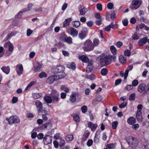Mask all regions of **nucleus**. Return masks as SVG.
Segmentation results:
<instances>
[{
  "label": "nucleus",
  "instance_id": "obj_1",
  "mask_svg": "<svg viewBox=\"0 0 149 149\" xmlns=\"http://www.w3.org/2000/svg\"><path fill=\"white\" fill-rule=\"evenodd\" d=\"M100 62L102 66L109 65L111 63L112 60L115 61L116 57L110 54L107 55L104 54L101 55L99 57Z\"/></svg>",
  "mask_w": 149,
  "mask_h": 149
},
{
  "label": "nucleus",
  "instance_id": "obj_2",
  "mask_svg": "<svg viewBox=\"0 0 149 149\" xmlns=\"http://www.w3.org/2000/svg\"><path fill=\"white\" fill-rule=\"evenodd\" d=\"M83 49L85 51H91L94 49V46L91 41L87 40L84 42Z\"/></svg>",
  "mask_w": 149,
  "mask_h": 149
},
{
  "label": "nucleus",
  "instance_id": "obj_3",
  "mask_svg": "<svg viewBox=\"0 0 149 149\" xmlns=\"http://www.w3.org/2000/svg\"><path fill=\"white\" fill-rule=\"evenodd\" d=\"M52 100V103H55L58 102L60 99L59 94L56 90L52 91L50 94Z\"/></svg>",
  "mask_w": 149,
  "mask_h": 149
},
{
  "label": "nucleus",
  "instance_id": "obj_4",
  "mask_svg": "<svg viewBox=\"0 0 149 149\" xmlns=\"http://www.w3.org/2000/svg\"><path fill=\"white\" fill-rule=\"evenodd\" d=\"M143 106L142 104L139 105L137 107V110L136 112V117L137 120L139 122H141L143 120V116L142 113V110Z\"/></svg>",
  "mask_w": 149,
  "mask_h": 149
},
{
  "label": "nucleus",
  "instance_id": "obj_5",
  "mask_svg": "<svg viewBox=\"0 0 149 149\" xmlns=\"http://www.w3.org/2000/svg\"><path fill=\"white\" fill-rule=\"evenodd\" d=\"M142 3L141 0H132L130 7L132 10H136L139 8Z\"/></svg>",
  "mask_w": 149,
  "mask_h": 149
},
{
  "label": "nucleus",
  "instance_id": "obj_6",
  "mask_svg": "<svg viewBox=\"0 0 149 149\" xmlns=\"http://www.w3.org/2000/svg\"><path fill=\"white\" fill-rule=\"evenodd\" d=\"M64 67L59 65L57 66H54L52 69V72L54 73L61 72L63 71Z\"/></svg>",
  "mask_w": 149,
  "mask_h": 149
},
{
  "label": "nucleus",
  "instance_id": "obj_7",
  "mask_svg": "<svg viewBox=\"0 0 149 149\" xmlns=\"http://www.w3.org/2000/svg\"><path fill=\"white\" fill-rule=\"evenodd\" d=\"M6 120L10 124L15 123H17L20 121L19 118L16 116H11L9 118H6Z\"/></svg>",
  "mask_w": 149,
  "mask_h": 149
},
{
  "label": "nucleus",
  "instance_id": "obj_8",
  "mask_svg": "<svg viewBox=\"0 0 149 149\" xmlns=\"http://www.w3.org/2000/svg\"><path fill=\"white\" fill-rule=\"evenodd\" d=\"M33 6V5L31 3H30L28 6V7L27 8H24L18 14L15 16L16 18H20L22 15V13L25 11L29 10H30V8H31Z\"/></svg>",
  "mask_w": 149,
  "mask_h": 149
},
{
  "label": "nucleus",
  "instance_id": "obj_9",
  "mask_svg": "<svg viewBox=\"0 0 149 149\" xmlns=\"http://www.w3.org/2000/svg\"><path fill=\"white\" fill-rule=\"evenodd\" d=\"M15 70L17 74L20 76L22 74L23 72L24 69L22 65L21 64H19L16 65Z\"/></svg>",
  "mask_w": 149,
  "mask_h": 149
},
{
  "label": "nucleus",
  "instance_id": "obj_10",
  "mask_svg": "<svg viewBox=\"0 0 149 149\" xmlns=\"http://www.w3.org/2000/svg\"><path fill=\"white\" fill-rule=\"evenodd\" d=\"M88 30L87 28H84L81 31L79 35V36L80 39L82 40L85 38L86 36Z\"/></svg>",
  "mask_w": 149,
  "mask_h": 149
},
{
  "label": "nucleus",
  "instance_id": "obj_11",
  "mask_svg": "<svg viewBox=\"0 0 149 149\" xmlns=\"http://www.w3.org/2000/svg\"><path fill=\"white\" fill-rule=\"evenodd\" d=\"M43 141L45 145H47L52 143V137L49 135L45 136L43 138Z\"/></svg>",
  "mask_w": 149,
  "mask_h": 149
},
{
  "label": "nucleus",
  "instance_id": "obj_12",
  "mask_svg": "<svg viewBox=\"0 0 149 149\" xmlns=\"http://www.w3.org/2000/svg\"><path fill=\"white\" fill-rule=\"evenodd\" d=\"M60 39L69 44H71L72 42V38L71 37H68L65 36H64L63 38L61 37Z\"/></svg>",
  "mask_w": 149,
  "mask_h": 149
},
{
  "label": "nucleus",
  "instance_id": "obj_13",
  "mask_svg": "<svg viewBox=\"0 0 149 149\" xmlns=\"http://www.w3.org/2000/svg\"><path fill=\"white\" fill-rule=\"evenodd\" d=\"M35 105L38 111H40L43 108L42 104L39 100H37L36 102Z\"/></svg>",
  "mask_w": 149,
  "mask_h": 149
},
{
  "label": "nucleus",
  "instance_id": "obj_14",
  "mask_svg": "<svg viewBox=\"0 0 149 149\" xmlns=\"http://www.w3.org/2000/svg\"><path fill=\"white\" fill-rule=\"evenodd\" d=\"M4 47H8V50L9 52H12L13 50L14 46L13 44L10 42L8 41L4 45Z\"/></svg>",
  "mask_w": 149,
  "mask_h": 149
},
{
  "label": "nucleus",
  "instance_id": "obj_15",
  "mask_svg": "<svg viewBox=\"0 0 149 149\" xmlns=\"http://www.w3.org/2000/svg\"><path fill=\"white\" fill-rule=\"evenodd\" d=\"M69 31L70 35L73 37H76L77 36L78 31L74 28H70L69 29Z\"/></svg>",
  "mask_w": 149,
  "mask_h": 149
},
{
  "label": "nucleus",
  "instance_id": "obj_16",
  "mask_svg": "<svg viewBox=\"0 0 149 149\" xmlns=\"http://www.w3.org/2000/svg\"><path fill=\"white\" fill-rule=\"evenodd\" d=\"M133 68V66L132 65H130L127 67L124 73V79H127L129 71L132 70Z\"/></svg>",
  "mask_w": 149,
  "mask_h": 149
},
{
  "label": "nucleus",
  "instance_id": "obj_17",
  "mask_svg": "<svg viewBox=\"0 0 149 149\" xmlns=\"http://www.w3.org/2000/svg\"><path fill=\"white\" fill-rule=\"evenodd\" d=\"M56 80L55 75H52L48 77L46 80V82L49 84L53 83L54 81Z\"/></svg>",
  "mask_w": 149,
  "mask_h": 149
},
{
  "label": "nucleus",
  "instance_id": "obj_18",
  "mask_svg": "<svg viewBox=\"0 0 149 149\" xmlns=\"http://www.w3.org/2000/svg\"><path fill=\"white\" fill-rule=\"evenodd\" d=\"M77 93L75 92H72V94L70 96V100L72 103H74L76 101V96L77 95Z\"/></svg>",
  "mask_w": 149,
  "mask_h": 149
},
{
  "label": "nucleus",
  "instance_id": "obj_19",
  "mask_svg": "<svg viewBox=\"0 0 149 149\" xmlns=\"http://www.w3.org/2000/svg\"><path fill=\"white\" fill-rule=\"evenodd\" d=\"M42 65L39 62H37L33 68V70L35 72H39L42 67Z\"/></svg>",
  "mask_w": 149,
  "mask_h": 149
},
{
  "label": "nucleus",
  "instance_id": "obj_20",
  "mask_svg": "<svg viewBox=\"0 0 149 149\" xmlns=\"http://www.w3.org/2000/svg\"><path fill=\"white\" fill-rule=\"evenodd\" d=\"M44 100L45 102L48 103L50 104L52 102L50 95L48 94L46 95L44 97Z\"/></svg>",
  "mask_w": 149,
  "mask_h": 149
},
{
  "label": "nucleus",
  "instance_id": "obj_21",
  "mask_svg": "<svg viewBox=\"0 0 149 149\" xmlns=\"http://www.w3.org/2000/svg\"><path fill=\"white\" fill-rule=\"evenodd\" d=\"M148 41V38L146 37L141 39L138 42V44L139 46H142L145 44Z\"/></svg>",
  "mask_w": 149,
  "mask_h": 149
},
{
  "label": "nucleus",
  "instance_id": "obj_22",
  "mask_svg": "<svg viewBox=\"0 0 149 149\" xmlns=\"http://www.w3.org/2000/svg\"><path fill=\"white\" fill-rule=\"evenodd\" d=\"M87 11V9L83 6H81L79 8V11L81 15H84Z\"/></svg>",
  "mask_w": 149,
  "mask_h": 149
},
{
  "label": "nucleus",
  "instance_id": "obj_23",
  "mask_svg": "<svg viewBox=\"0 0 149 149\" xmlns=\"http://www.w3.org/2000/svg\"><path fill=\"white\" fill-rule=\"evenodd\" d=\"M88 126L91 128L92 131H93L96 129L97 125L96 124H93L91 122H90L88 124Z\"/></svg>",
  "mask_w": 149,
  "mask_h": 149
},
{
  "label": "nucleus",
  "instance_id": "obj_24",
  "mask_svg": "<svg viewBox=\"0 0 149 149\" xmlns=\"http://www.w3.org/2000/svg\"><path fill=\"white\" fill-rule=\"evenodd\" d=\"M146 85L145 84H140L138 88V90L140 93H142L145 89Z\"/></svg>",
  "mask_w": 149,
  "mask_h": 149
},
{
  "label": "nucleus",
  "instance_id": "obj_25",
  "mask_svg": "<svg viewBox=\"0 0 149 149\" xmlns=\"http://www.w3.org/2000/svg\"><path fill=\"white\" fill-rule=\"evenodd\" d=\"M79 59L82 61L83 62L87 63L89 61V59L88 57L84 55L79 56Z\"/></svg>",
  "mask_w": 149,
  "mask_h": 149
},
{
  "label": "nucleus",
  "instance_id": "obj_26",
  "mask_svg": "<svg viewBox=\"0 0 149 149\" xmlns=\"http://www.w3.org/2000/svg\"><path fill=\"white\" fill-rule=\"evenodd\" d=\"M2 71L6 74H8L10 71V68L8 66H3L1 68Z\"/></svg>",
  "mask_w": 149,
  "mask_h": 149
},
{
  "label": "nucleus",
  "instance_id": "obj_27",
  "mask_svg": "<svg viewBox=\"0 0 149 149\" xmlns=\"http://www.w3.org/2000/svg\"><path fill=\"white\" fill-rule=\"evenodd\" d=\"M72 21L71 18H69L66 19L63 22V26L65 27L68 26L69 25L70 22Z\"/></svg>",
  "mask_w": 149,
  "mask_h": 149
},
{
  "label": "nucleus",
  "instance_id": "obj_28",
  "mask_svg": "<svg viewBox=\"0 0 149 149\" xmlns=\"http://www.w3.org/2000/svg\"><path fill=\"white\" fill-rule=\"evenodd\" d=\"M127 122L130 125H132L136 122V119L133 117H130L127 120Z\"/></svg>",
  "mask_w": 149,
  "mask_h": 149
},
{
  "label": "nucleus",
  "instance_id": "obj_29",
  "mask_svg": "<svg viewBox=\"0 0 149 149\" xmlns=\"http://www.w3.org/2000/svg\"><path fill=\"white\" fill-rule=\"evenodd\" d=\"M114 27V24L113 22L111 23V24L107 26L104 29L105 31H109L110 30L111 28L113 29Z\"/></svg>",
  "mask_w": 149,
  "mask_h": 149
},
{
  "label": "nucleus",
  "instance_id": "obj_30",
  "mask_svg": "<svg viewBox=\"0 0 149 149\" xmlns=\"http://www.w3.org/2000/svg\"><path fill=\"white\" fill-rule=\"evenodd\" d=\"M32 95L33 98L35 99H37L41 97L42 96V94L41 93H32Z\"/></svg>",
  "mask_w": 149,
  "mask_h": 149
},
{
  "label": "nucleus",
  "instance_id": "obj_31",
  "mask_svg": "<svg viewBox=\"0 0 149 149\" xmlns=\"http://www.w3.org/2000/svg\"><path fill=\"white\" fill-rule=\"evenodd\" d=\"M65 74L64 73H62L59 74L55 75L56 80H58L64 78L65 76Z\"/></svg>",
  "mask_w": 149,
  "mask_h": 149
},
{
  "label": "nucleus",
  "instance_id": "obj_32",
  "mask_svg": "<svg viewBox=\"0 0 149 149\" xmlns=\"http://www.w3.org/2000/svg\"><path fill=\"white\" fill-rule=\"evenodd\" d=\"M119 60L121 63H125L126 62V58L123 56L121 55L119 56Z\"/></svg>",
  "mask_w": 149,
  "mask_h": 149
},
{
  "label": "nucleus",
  "instance_id": "obj_33",
  "mask_svg": "<svg viewBox=\"0 0 149 149\" xmlns=\"http://www.w3.org/2000/svg\"><path fill=\"white\" fill-rule=\"evenodd\" d=\"M67 67L73 70H74L76 68V66L74 63L73 62L69 63L67 65Z\"/></svg>",
  "mask_w": 149,
  "mask_h": 149
},
{
  "label": "nucleus",
  "instance_id": "obj_34",
  "mask_svg": "<svg viewBox=\"0 0 149 149\" xmlns=\"http://www.w3.org/2000/svg\"><path fill=\"white\" fill-rule=\"evenodd\" d=\"M36 82V81H32L26 87L25 89V90L26 91L29 90L31 87L33 85H34Z\"/></svg>",
  "mask_w": 149,
  "mask_h": 149
},
{
  "label": "nucleus",
  "instance_id": "obj_35",
  "mask_svg": "<svg viewBox=\"0 0 149 149\" xmlns=\"http://www.w3.org/2000/svg\"><path fill=\"white\" fill-rule=\"evenodd\" d=\"M52 126L51 124L49 123H48L43 125L42 127L44 129L48 128L49 129L51 128Z\"/></svg>",
  "mask_w": 149,
  "mask_h": 149
},
{
  "label": "nucleus",
  "instance_id": "obj_36",
  "mask_svg": "<svg viewBox=\"0 0 149 149\" xmlns=\"http://www.w3.org/2000/svg\"><path fill=\"white\" fill-rule=\"evenodd\" d=\"M38 112L39 115H42V116L48 115L47 111L45 109H43V108L40 111H38Z\"/></svg>",
  "mask_w": 149,
  "mask_h": 149
},
{
  "label": "nucleus",
  "instance_id": "obj_37",
  "mask_svg": "<svg viewBox=\"0 0 149 149\" xmlns=\"http://www.w3.org/2000/svg\"><path fill=\"white\" fill-rule=\"evenodd\" d=\"M140 37V36L137 33H135L132 36V39L134 40H137L139 39Z\"/></svg>",
  "mask_w": 149,
  "mask_h": 149
},
{
  "label": "nucleus",
  "instance_id": "obj_38",
  "mask_svg": "<svg viewBox=\"0 0 149 149\" xmlns=\"http://www.w3.org/2000/svg\"><path fill=\"white\" fill-rule=\"evenodd\" d=\"M110 49L112 53L114 55L116 54L117 50L115 46L113 45L111 46Z\"/></svg>",
  "mask_w": 149,
  "mask_h": 149
},
{
  "label": "nucleus",
  "instance_id": "obj_39",
  "mask_svg": "<svg viewBox=\"0 0 149 149\" xmlns=\"http://www.w3.org/2000/svg\"><path fill=\"white\" fill-rule=\"evenodd\" d=\"M85 77L91 80H94L95 79V75L93 74H91L89 75H86Z\"/></svg>",
  "mask_w": 149,
  "mask_h": 149
},
{
  "label": "nucleus",
  "instance_id": "obj_40",
  "mask_svg": "<svg viewBox=\"0 0 149 149\" xmlns=\"http://www.w3.org/2000/svg\"><path fill=\"white\" fill-rule=\"evenodd\" d=\"M116 143H111L110 144H107L106 147L109 149L114 148L116 146Z\"/></svg>",
  "mask_w": 149,
  "mask_h": 149
},
{
  "label": "nucleus",
  "instance_id": "obj_41",
  "mask_svg": "<svg viewBox=\"0 0 149 149\" xmlns=\"http://www.w3.org/2000/svg\"><path fill=\"white\" fill-rule=\"evenodd\" d=\"M47 76V74L45 73V72H41L39 74V77L40 78H46Z\"/></svg>",
  "mask_w": 149,
  "mask_h": 149
},
{
  "label": "nucleus",
  "instance_id": "obj_42",
  "mask_svg": "<svg viewBox=\"0 0 149 149\" xmlns=\"http://www.w3.org/2000/svg\"><path fill=\"white\" fill-rule=\"evenodd\" d=\"M108 70L106 68H104L102 69L101 70V74L102 76L106 75L108 73Z\"/></svg>",
  "mask_w": 149,
  "mask_h": 149
},
{
  "label": "nucleus",
  "instance_id": "obj_43",
  "mask_svg": "<svg viewBox=\"0 0 149 149\" xmlns=\"http://www.w3.org/2000/svg\"><path fill=\"white\" fill-rule=\"evenodd\" d=\"M93 45L95 46H97L100 43L99 40L96 38H95L93 40Z\"/></svg>",
  "mask_w": 149,
  "mask_h": 149
},
{
  "label": "nucleus",
  "instance_id": "obj_44",
  "mask_svg": "<svg viewBox=\"0 0 149 149\" xmlns=\"http://www.w3.org/2000/svg\"><path fill=\"white\" fill-rule=\"evenodd\" d=\"M89 133L87 132L85 133L83 135L82 139L84 141H86L89 135Z\"/></svg>",
  "mask_w": 149,
  "mask_h": 149
},
{
  "label": "nucleus",
  "instance_id": "obj_45",
  "mask_svg": "<svg viewBox=\"0 0 149 149\" xmlns=\"http://www.w3.org/2000/svg\"><path fill=\"white\" fill-rule=\"evenodd\" d=\"M118 122L117 121H115L112 122V128L113 129H116L118 125Z\"/></svg>",
  "mask_w": 149,
  "mask_h": 149
},
{
  "label": "nucleus",
  "instance_id": "obj_46",
  "mask_svg": "<svg viewBox=\"0 0 149 149\" xmlns=\"http://www.w3.org/2000/svg\"><path fill=\"white\" fill-rule=\"evenodd\" d=\"M73 139V136L72 134L68 135L66 137V140L68 141H71Z\"/></svg>",
  "mask_w": 149,
  "mask_h": 149
},
{
  "label": "nucleus",
  "instance_id": "obj_47",
  "mask_svg": "<svg viewBox=\"0 0 149 149\" xmlns=\"http://www.w3.org/2000/svg\"><path fill=\"white\" fill-rule=\"evenodd\" d=\"M82 112L83 113H85L87 111V108L86 106L84 105L81 108Z\"/></svg>",
  "mask_w": 149,
  "mask_h": 149
},
{
  "label": "nucleus",
  "instance_id": "obj_48",
  "mask_svg": "<svg viewBox=\"0 0 149 149\" xmlns=\"http://www.w3.org/2000/svg\"><path fill=\"white\" fill-rule=\"evenodd\" d=\"M132 84L133 86L136 87L138 85L139 82L137 80L134 79L132 81Z\"/></svg>",
  "mask_w": 149,
  "mask_h": 149
},
{
  "label": "nucleus",
  "instance_id": "obj_49",
  "mask_svg": "<svg viewBox=\"0 0 149 149\" xmlns=\"http://www.w3.org/2000/svg\"><path fill=\"white\" fill-rule=\"evenodd\" d=\"M80 24V22L79 21H75L74 22V26L75 27H78Z\"/></svg>",
  "mask_w": 149,
  "mask_h": 149
},
{
  "label": "nucleus",
  "instance_id": "obj_50",
  "mask_svg": "<svg viewBox=\"0 0 149 149\" xmlns=\"http://www.w3.org/2000/svg\"><path fill=\"white\" fill-rule=\"evenodd\" d=\"M73 119L75 122H77L80 121V119L79 116L75 114L73 116Z\"/></svg>",
  "mask_w": 149,
  "mask_h": 149
},
{
  "label": "nucleus",
  "instance_id": "obj_51",
  "mask_svg": "<svg viewBox=\"0 0 149 149\" xmlns=\"http://www.w3.org/2000/svg\"><path fill=\"white\" fill-rule=\"evenodd\" d=\"M124 54L126 56H129L131 55V52L130 51L127 49L124 51Z\"/></svg>",
  "mask_w": 149,
  "mask_h": 149
},
{
  "label": "nucleus",
  "instance_id": "obj_52",
  "mask_svg": "<svg viewBox=\"0 0 149 149\" xmlns=\"http://www.w3.org/2000/svg\"><path fill=\"white\" fill-rule=\"evenodd\" d=\"M93 141L92 139L88 140L87 142V145L88 147H90L92 145L93 143Z\"/></svg>",
  "mask_w": 149,
  "mask_h": 149
},
{
  "label": "nucleus",
  "instance_id": "obj_53",
  "mask_svg": "<svg viewBox=\"0 0 149 149\" xmlns=\"http://www.w3.org/2000/svg\"><path fill=\"white\" fill-rule=\"evenodd\" d=\"M135 95L134 93L132 94L130 96L129 100L130 101L134 100L135 99Z\"/></svg>",
  "mask_w": 149,
  "mask_h": 149
},
{
  "label": "nucleus",
  "instance_id": "obj_54",
  "mask_svg": "<svg viewBox=\"0 0 149 149\" xmlns=\"http://www.w3.org/2000/svg\"><path fill=\"white\" fill-rule=\"evenodd\" d=\"M60 141V144H59V146L61 147L62 146H63L64 145V144H65V141L62 138L60 139H59Z\"/></svg>",
  "mask_w": 149,
  "mask_h": 149
},
{
  "label": "nucleus",
  "instance_id": "obj_55",
  "mask_svg": "<svg viewBox=\"0 0 149 149\" xmlns=\"http://www.w3.org/2000/svg\"><path fill=\"white\" fill-rule=\"evenodd\" d=\"M102 99V96L98 95L96 96V100L97 101H101Z\"/></svg>",
  "mask_w": 149,
  "mask_h": 149
},
{
  "label": "nucleus",
  "instance_id": "obj_56",
  "mask_svg": "<svg viewBox=\"0 0 149 149\" xmlns=\"http://www.w3.org/2000/svg\"><path fill=\"white\" fill-rule=\"evenodd\" d=\"M97 9L99 11H101L102 10V6L101 3H99L96 5Z\"/></svg>",
  "mask_w": 149,
  "mask_h": 149
},
{
  "label": "nucleus",
  "instance_id": "obj_57",
  "mask_svg": "<svg viewBox=\"0 0 149 149\" xmlns=\"http://www.w3.org/2000/svg\"><path fill=\"white\" fill-rule=\"evenodd\" d=\"M133 86L132 85H128L125 88V89L128 91H130L133 89Z\"/></svg>",
  "mask_w": 149,
  "mask_h": 149
},
{
  "label": "nucleus",
  "instance_id": "obj_58",
  "mask_svg": "<svg viewBox=\"0 0 149 149\" xmlns=\"http://www.w3.org/2000/svg\"><path fill=\"white\" fill-rule=\"evenodd\" d=\"M100 137L99 136H95L94 140V142L95 143H98L100 141Z\"/></svg>",
  "mask_w": 149,
  "mask_h": 149
},
{
  "label": "nucleus",
  "instance_id": "obj_59",
  "mask_svg": "<svg viewBox=\"0 0 149 149\" xmlns=\"http://www.w3.org/2000/svg\"><path fill=\"white\" fill-rule=\"evenodd\" d=\"M139 127V125L138 124H134L132 126V128L134 130H136Z\"/></svg>",
  "mask_w": 149,
  "mask_h": 149
},
{
  "label": "nucleus",
  "instance_id": "obj_60",
  "mask_svg": "<svg viewBox=\"0 0 149 149\" xmlns=\"http://www.w3.org/2000/svg\"><path fill=\"white\" fill-rule=\"evenodd\" d=\"M123 45V42L120 41L117 42L116 44V45L118 48H120Z\"/></svg>",
  "mask_w": 149,
  "mask_h": 149
},
{
  "label": "nucleus",
  "instance_id": "obj_61",
  "mask_svg": "<svg viewBox=\"0 0 149 149\" xmlns=\"http://www.w3.org/2000/svg\"><path fill=\"white\" fill-rule=\"evenodd\" d=\"M26 35L28 36H30L32 33L33 31L30 29L27 30Z\"/></svg>",
  "mask_w": 149,
  "mask_h": 149
},
{
  "label": "nucleus",
  "instance_id": "obj_62",
  "mask_svg": "<svg viewBox=\"0 0 149 149\" xmlns=\"http://www.w3.org/2000/svg\"><path fill=\"white\" fill-rule=\"evenodd\" d=\"M54 138L56 139H60L61 138L60 136V134L59 133L55 134L54 136Z\"/></svg>",
  "mask_w": 149,
  "mask_h": 149
},
{
  "label": "nucleus",
  "instance_id": "obj_63",
  "mask_svg": "<svg viewBox=\"0 0 149 149\" xmlns=\"http://www.w3.org/2000/svg\"><path fill=\"white\" fill-rule=\"evenodd\" d=\"M122 22L123 25L125 26H126L128 25V21L127 19H123V20Z\"/></svg>",
  "mask_w": 149,
  "mask_h": 149
},
{
  "label": "nucleus",
  "instance_id": "obj_64",
  "mask_svg": "<svg viewBox=\"0 0 149 149\" xmlns=\"http://www.w3.org/2000/svg\"><path fill=\"white\" fill-rule=\"evenodd\" d=\"M107 8L109 9H111L113 7V4L111 3H109L107 4Z\"/></svg>",
  "mask_w": 149,
  "mask_h": 149
}]
</instances>
